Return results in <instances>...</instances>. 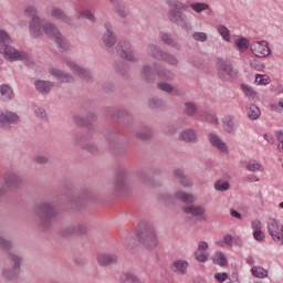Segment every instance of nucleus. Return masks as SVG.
<instances>
[{"instance_id":"obj_16","label":"nucleus","mask_w":283,"mask_h":283,"mask_svg":"<svg viewBox=\"0 0 283 283\" xmlns=\"http://www.w3.org/2000/svg\"><path fill=\"white\" fill-rule=\"evenodd\" d=\"M128 178L129 170H127V168H118L116 170L115 187L117 191H125Z\"/></svg>"},{"instance_id":"obj_57","label":"nucleus","mask_w":283,"mask_h":283,"mask_svg":"<svg viewBox=\"0 0 283 283\" xmlns=\"http://www.w3.org/2000/svg\"><path fill=\"white\" fill-rule=\"evenodd\" d=\"M24 14L32 20L34 17H39V11L36 10V7L29 6L24 9Z\"/></svg>"},{"instance_id":"obj_42","label":"nucleus","mask_w":283,"mask_h":283,"mask_svg":"<svg viewBox=\"0 0 283 283\" xmlns=\"http://www.w3.org/2000/svg\"><path fill=\"white\" fill-rule=\"evenodd\" d=\"M160 61L168 63V65H171L172 67H178V65L180 64V61H178V57H176V55L167 52H164Z\"/></svg>"},{"instance_id":"obj_30","label":"nucleus","mask_w":283,"mask_h":283,"mask_svg":"<svg viewBox=\"0 0 283 283\" xmlns=\"http://www.w3.org/2000/svg\"><path fill=\"white\" fill-rule=\"evenodd\" d=\"M147 52L153 59H157V61H161L165 54V51H163V49H160V46H157L156 44H149L147 46Z\"/></svg>"},{"instance_id":"obj_36","label":"nucleus","mask_w":283,"mask_h":283,"mask_svg":"<svg viewBox=\"0 0 283 283\" xmlns=\"http://www.w3.org/2000/svg\"><path fill=\"white\" fill-rule=\"evenodd\" d=\"M175 197L177 198V200H181V202H186V205H191V202H196V197L185 191H177Z\"/></svg>"},{"instance_id":"obj_18","label":"nucleus","mask_w":283,"mask_h":283,"mask_svg":"<svg viewBox=\"0 0 283 283\" xmlns=\"http://www.w3.org/2000/svg\"><path fill=\"white\" fill-rule=\"evenodd\" d=\"M51 17L52 19H56V21H62L66 25H74V20L61 8H53L51 10Z\"/></svg>"},{"instance_id":"obj_61","label":"nucleus","mask_w":283,"mask_h":283,"mask_svg":"<svg viewBox=\"0 0 283 283\" xmlns=\"http://www.w3.org/2000/svg\"><path fill=\"white\" fill-rule=\"evenodd\" d=\"M235 45L239 48V50H249V40L245 38H240L235 41Z\"/></svg>"},{"instance_id":"obj_46","label":"nucleus","mask_w":283,"mask_h":283,"mask_svg":"<svg viewBox=\"0 0 283 283\" xmlns=\"http://www.w3.org/2000/svg\"><path fill=\"white\" fill-rule=\"evenodd\" d=\"M156 75L161 81H171V78H174V75H171V73L165 69H156Z\"/></svg>"},{"instance_id":"obj_23","label":"nucleus","mask_w":283,"mask_h":283,"mask_svg":"<svg viewBox=\"0 0 283 283\" xmlns=\"http://www.w3.org/2000/svg\"><path fill=\"white\" fill-rule=\"evenodd\" d=\"M179 140L182 143L196 144L198 143V133L196 130L188 128L179 134Z\"/></svg>"},{"instance_id":"obj_63","label":"nucleus","mask_w":283,"mask_h":283,"mask_svg":"<svg viewBox=\"0 0 283 283\" xmlns=\"http://www.w3.org/2000/svg\"><path fill=\"white\" fill-rule=\"evenodd\" d=\"M82 149H85L90 154H97L98 151V146L94 144H86L82 146Z\"/></svg>"},{"instance_id":"obj_45","label":"nucleus","mask_w":283,"mask_h":283,"mask_svg":"<svg viewBox=\"0 0 283 283\" xmlns=\"http://www.w3.org/2000/svg\"><path fill=\"white\" fill-rule=\"evenodd\" d=\"M189 224H197L207 220L205 213H189Z\"/></svg>"},{"instance_id":"obj_24","label":"nucleus","mask_w":283,"mask_h":283,"mask_svg":"<svg viewBox=\"0 0 283 283\" xmlns=\"http://www.w3.org/2000/svg\"><path fill=\"white\" fill-rule=\"evenodd\" d=\"M174 178L181 184L182 187H193V181L191 178L185 175V170L182 169H175L174 170Z\"/></svg>"},{"instance_id":"obj_26","label":"nucleus","mask_w":283,"mask_h":283,"mask_svg":"<svg viewBox=\"0 0 283 283\" xmlns=\"http://www.w3.org/2000/svg\"><path fill=\"white\" fill-rule=\"evenodd\" d=\"M35 90L40 94H50V91L54 87V83L50 81L36 80L34 82Z\"/></svg>"},{"instance_id":"obj_52","label":"nucleus","mask_w":283,"mask_h":283,"mask_svg":"<svg viewBox=\"0 0 283 283\" xmlns=\"http://www.w3.org/2000/svg\"><path fill=\"white\" fill-rule=\"evenodd\" d=\"M245 169L248 171H252L253 174H255V171H260L262 170V165H260V163L255 161V160H251L250 163H248V165L245 166Z\"/></svg>"},{"instance_id":"obj_59","label":"nucleus","mask_w":283,"mask_h":283,"mask_svg":"<svg viewBox=\"0 0 283 283\" xmlns=\"http://www.w3.org/2000/svg\"><path fill=\"white\" fill-rule=\"evenodd\" d=\"M233 127H234L233 119L226 118L223 120V129L224 132H227V134H233Z\"/></svg>"},{"instance_id":"obj_35","label":"nucleus","mask_w":283,"mask_h":283,"mask_svg":"<svg viewBox=\"0 0 283 283\" xmlns=\"http://www.w3.org/2000/svg\"><path fill=\"white\" fill-rule=\"evenodd\" d=\"M175 197L177 198V200H181V202H186V205H191V202H196V197L185 191H177Z\"/></svg>"},{"instance_id":"obj_25","label":"nucleus","mask_w":283,"mask_h":283,"mask_svg":"<svg viewBox=\"0 0 283 283\" xmlns=\"http://www.w3.org/2000/svg\"><path fill=\"white\" fill-rule=\"evenodd\" d=\"M207 256H209V253H207V243H197V251H195V259L197 260V262H207Z\"/></svg>"},{"instance_id":"obj_51","label":"nucleus","mask_w":283,"mask_h":283,"mask_svg":"<svg viewBox=\"0 0 283 283\" xmlns=\"http://www.w3.org/2000/svg\"><path fill=\"white\" fill-rule=\"evenodd\" d=\"M212 263L226 266V255H223V253L216 252V254L212 255Z\"/></svg>"},{"instance_id":"obj_10","label":"nucleus","mask_w":283,"mask_h":283,"mask_svg":"<svg viewBox=\"0 0 283 283\" xmlns=\"http://www.w3.org/2000/svg\"><path fill=\"white\" fill-rule=\"evenodd\" d=\"M102 42L106 48H113L116 45V33H114V25L109 21L104 22Z\"/></svg>"},{"instance_id":"obj_62","label":"nucleus","mask_w":283,"mask_h":283,"mask_svg":"<svg viewBox=\"0 0 283 283\" xmlns=\"http://www.w3.org/2000/svg\"><path fill=\"white\" fill-rule=\"evenodd\" d=\"M192 39H195V41H199V43H205V41H207V33H205V32H195L192 34Z\"/></svg>"},{"instance_id":"obj_19","label":"nucleus","mask_w":283,"mask_h":283,"mask_svg":"<svg viewBox=\"0 0 283 283\" xmlns=\"http://www.w3.org/2000/svg\"><path fill=\"white\" fill-rule=\"evenodd\" d=\"M208 137L212 147H216L220 154H229V147H227V144L220 139V136L210 133Z\"/></svg>"},{"instance_id":"obj_31","label":"nucleus","mask_w":283,"mask_h":283,"mask_svg":"<svg viewBox=\"0 0 283 283\" xmlns=\"http://www.w3.org/2000/svg\"><path fill=\"white\" fill-rule=\"evenodd\" d=\"M187 268H188V263L186 261H174V264L171 265V271H174V273H177L179 275H184L187 274Z\"/></svg>"},{"instance_id":"obj_56","label":"nucleus","mask_w":283,"mask_h":283,"mask_svg":"<svg viewBox=\"0 0 283 283\" xmlns=\"http://www.w3.org/2000/svg\"><path fill=\"white\" fill-rule=\"evenodd\" d=\"M185 213H205L202 206H190L184 209Z\"/></svg>"},{"instance_id":"obj_2","label":"nucleus","mask_w":283,"mask_h":283,"mask_svg":"<svg viewBox=\"0 0 283 283\" xmlns=\"http://www.w3.org/2000/svg\"><path fill=\"white\" fill-rule=\"evenodd\" d=\"M168 8L167 17L170 23L178 25L182 30H189L191 25L189 18L182 12V10H188L189 7L178 0H170L168 1Z\"/></svg>"},{"instance_id":"obj_54","label":"nucleus","mask_w":283,"mask_h":283,"mask_svg":"<svg viewBox=\"0 0 283 283\" xmlns=\"http://www.w3.org/2000/svg\"><path fill=\"white\" fill-rule=\"evenodd\" d=\"M190 8H192L195 12H205V10H209V4L205 2H196L190 4Z\"/></svg>"},{"instance_id":"obj_44","label":"nucleus","mask_w":283,"mask_h":283,"mask_svg":"<svg viewBox=\"0 0 283 283\" xmlns=\"http://www.w3.org/2000/svg\"><path fill=\"white\" fill-rule=\"evenodd\" d=\"M148 107H150V109H160V107H165V99L151 97L148 99Z\"/></svg>"},{"instance_id":"obj_50","label":"nucleus","mask_w":283,"mask_h":283,"mask_svg":"<svg viewBox=\"0 0 283 283\" xmlns=\"http://www.w3.org/2000/svg\"><path fill=\"white\" fill-rule=\"evenodd\" d=\"M229 187H231V184H229V181H224L222 179H219L216 184H214V189L217 191H229Z\"/></svg>"},{"instance_id":"obj_27","label":"nucleus","mask_w":283,"mask_h":283,"mask_svg":"<svg viewBox=\"0 0 283 283\" xmlns=\"http://www.w3.org/2000/svg\"><path fill=\"white\" fill-rule=\"evenodd\" d=\"M160 41L165 43V45H169L170 48H175V50H180V43L174 35L169 33L161 32L159 35Z\"/></svg>"},{"instance_id":"obj_40","label":"nucleus","mask_w":283,"mask_h":283,"mask_svg":"<svg viewBox=\"0 0 283 283\" xmlns=\"http://www.w3.org/2000/svg\"><path fill=\"white\" fill-rule=\"evenodd\" d=\"M92 138L91 133H77L74 135L72 144L73 145H83V143H87Z\"/></svg>"},{"instance_id":"obj_32","label":"nucleus","mask_w":283,"mask_h":283,"mask_svg":"<svg viewBox=\"0 0 283 283\" xmlns=\"http://www.w3.org/2000/svg\"><path fill=\"white\" fill-rule=\"evenodd\" d=\"M252 229H254V240H256V242L264 241V233L262 232V222H259V220L252 221Z\"/></svg>"},{"instance_id":"obj_37","label":"nucleus","mask_w":283,"mask_h":283,"mask_svg":"<svg viewBox=\"0 0 283 283\" xmlns=\"http://www.w3.org/2000/svg\"><path fill=\"white\" fill-rule=\"evenodd\" d=\"M175 197L177 198V200H181V202H186V205H191V202H196V197L185 191H177Z\"/></svg>"},{"instance_id":"obj_53","label":"nucleus","mask_w":283,"mask_h":283,"mask_svg":"<svg viewBox=\"0 0 283 283\" xmlns=\"http://www.w3.org/2000/svg\"><path fill=\"white\" fill-rule=\"evenodd\" d=\"M269 83H271V78L269 77V75H262V74L255 75L256 85H269Z\"/></svg>"},{"instance_id":"obj_13","label":"nucleus","mask_w":283,"mask_h":283,"mask_svg":"<svg viewBox=\"0 0 283 283\" xmlns=\"http://www.w3.org/2000/svg\"><path fill=\"white\" fill-rule=\"evenodd\" d=\"M250 50L254 56H258L259 59H264L271 54V49L269 48V42L266 41L253 42L250 45Z\"/></svg>"},{"instance_id":"obj_11","label":"nucleus","mask_w":283,"mask_h":283,"mask_svg":"<svg viewBox=\"0 0 283 283\" xmlns=\"http://www.w3.org/2000/svg\"><path fill=\"white\" fill-rule=\"evenodd\" d=\"M268 232L270 233L272 241L283 245V226L280 227L277 221L270 219V221H268Z\"/></svg>"},{"instance_id":"obj_17","label":"nucleus","mask_w":283,"mask_h":283,"mask_svg":"<svg viewBox=\"0 0 283 283\" xmlns=\"http://www.w3.org/2000/svg\"><path fill=\"white\" fill-rule=\"evenodd\" d=\"M67 67L73 71V74L78 76L80 78H83V81H86V83H90L92 81V73L87 69H83L78 66V64L74 62H66Z\"/></svg>"},{"instance_id":"obj_5","label":"nucleus","mask_w":283,"mask_h":283,"mask_svg":"<svg viewBox=\"0 0 283 283\" xmlns=\"http://www.w3.org/2000/svg\"><path fill=\"white\" fill-rule=\"evenodd\" d=\"M115 51L120 59H125L126 61H129V63H138V56L136 55V52H134V46L129 40H119L115 46Z\"/></svg>"},{"instance_id":"obj_41","label":"nucleus","mask_w":283,"mask_h":283,"mask_svg":"<svg viewBox=\"0 0 283 283\" xmlns=\"http://www.w3.org/2000/svg\"><path fill=\"white\" fill-rule=\"evenodd\" d=\"M135 136L138 140H150V138L154 136V133L151 132V128L146 126L142 130L136 132Z\"/></svg>"},{"instance_id":"obj_12","label":"nucleus","mask_w":283,"mask_h":283,"mask_svg":"<svg viewBox=\"0 0 283 283\" xmlns=\"http://www.w3.org/2000/svg\"><path fill=\"white\" fill-rule=\"evenodd\" d=\"M90 200H94V193L92 190L85 189L81 191L80 200L73 201L70 207L73 211H83Z\"/></svg>"},{"instance_id":"obj_28","label":"nucleus","mask_w":283,"mask_h":283,"mask_svg":"<svg viewBox=\"0 0 283 283\" xmlns=\"http://www.w3.org/2000/svg\"><path fill=\"white\" fill-rule=\"evenodd\" d=\"M140 76L143 78V81H146V83H155L156 82V74H154L151 66H149V65H144L142 67Z\"/></svg>"},{"instance_id":"obj_21","label":"nucleus","mask_w":283,"mask_h":283,"mask_svg":"<svg viewBox=\"0 0 283 283\" xmlns=\"http://www.w3.org/2000/svg\"><path fill=\"white\" fill-rule=\"evenodd\" d=\"M108 147L113 154H118L120 147V133L112 132L107 136Z\"/></svg>"},{"instance_id":"obj_14","label":"nucleus","mask_w":283,"mask_h":283,"mask_svg":"<svg viewBox=\"0 0 283 283\" xmlns=\"http://www.w3.org/2000/svg\"><path fill=\"white\" fill-rule=\"evenodd\" d=\"M112 118L114 120H118L120 125H123V127H129L130 125H134V117L127 111H114L112 114Z\"/></svg>"},{"instance_id":"obj_15","label":"nucleus","mask_w":283,"mask_h":283,"mask_svg":"<svg viewBox=\"0 0 283 283\" xmlns=\"http://www.w3.org/2000/svg\"><path fill=\"white\" fill-rule=\"evenodd\" d=\"M43 25H45V23H43V20H41V18L34 17L33 19H31V21L29 22V32L33 39H39V36H43Z\"/></svg>"},{"instance_id":"obj_38","label":"nucleus","mask_w":283,"mask_h":283,"mask_svg":"<svg viewBox=\"0 0 283 283\" xmlns=\"http://www.w3.org/2000/svg\"><path fill=\"white\" fill-rule=\"evenodd\" d=\"M11 262H13V272H3V276L8 280L13 279V276H15V274L19 273V256L11 255Z\"/></svg>"},{"instance_id":"obj_7","label":"nucleus","mask_w":283,"mask_h":283,"mask_svg":"<svg viewBox=\"0 0 283 283\" xmlns=\"http://www.w3.org/2000/svg\"><path fill=\"white\" fill-rule=\"evenodd\" d=\"M34 211L39 213H59V211H63V206L59 201L43 200L35 203Z\"/></svg>"},{"instance_id":"obj_64","label":"nucleus","mask_w":283,"mask_h":283,"mask_svg":"<svg viewBox=\"0 0 283 283\" xmlns=\"http://www.w3.org/2000/svg\"><path fill=\"white\" fill-rule=\"evenodd\" d=\"M137 178H138V180L143 181L144 185H147L150 180L149 175L145 171H138Z\"/></svg>"},{"instance_id":"obj_22","label":"nucleus","mask_w":283,"mask_h":283,"mask_svg":"<svg viewBox=\"0 0 283 283\" xmlns=\"http://www.w3.org/2000/svg\"><path fill=\"white\" fill-rule=\"evenodd\" d=\"M49 73L51 76H54L59 83H72V81H74L70 73H65L59 69L52 67L49 70Z\"/></svg>"},{"instance_id":"obj_43","label":"nucleus","mask_w":283,"mask_h":283,"mask_svg":"<svg viewBox=\"0 0 283 283\" xmlns=\"http://www.w3.org/2000/svg\"><path fill=\"white\" fill-rule=\"evenodd\" d=\"M197 113H198V105H196V103L186 102L184 104V114H186V116L193 117V115Z\"/></svg>"},{"instance_id":"obj_9","label":"nucleus","mask_w":283,"mask_h":283,"mask_svg":"<svg viewBox=\"0 0 283 283\" xmlns=\"http://www.w3.org/2000/svg\"><path fill=\"white\" fill-rule=\"evenodd\" d=\"M21 117L14 112H0V127L1 129H11L12 125H19Z\"/></svg>"},{"instance_id":"obj_4","label":"nucleus","mask_w":283,"mask_h":283,"mask_svg":"<svg viewBox=\"0 0 283 283\" xmlns=\"http://www.w3.org/2000/svg\"><path fill=\"white\" fill-rule=\"evenodd\" d=\"M43 32L46 36H49V39L55 40V43L61 52H67L70 44L67 43L65 36L61 34L57 25L52 22H45L43 24Z\"/></svg>"},{"instance_id":"obj_39","label":"nucleus","mask_w":283,"mask_h":283,"mask_svg":"<svg viewBox=\"0 0 283 283\" xmlns=\"http://www.w3.org/2000/svg\"><path fill=\"white\" fill-rule=\"evenodd\" d=\"M129 63L123 62V61H117L115 62V70L117 74H120V76H127L129 74Z\"/></svg>"},{"instance_id":"obj_48","label":"nucleus","mask_w":283,"mask_h":283,"mask_svg":"<svg viewBox=\"0 0 283 283\" xmlns=\"http://www.w3.org/2000/svg\"><path fill=\"white\" fill-rule=\"evenodd\" d=\"M157 90H160L161 92H166V94H171L176 87L174 85L167 83V82H159L157 83Z\"/></svg>"},{"instance_id":"obj_20","label":"nucleus","mask_w":283,"mask_h":283,"mask_svg":"<svg viewBox=\"0 0 283 283\" xmlns=\"http://www.w3.org/2000/svg\"><path fill=\"white\" fill-rule=\"evenodd\" d=\"M109 2L114 7L113 10L117 17L120 19H127L129 17V10H127L123 0H109Z\"/></svg>"},{"instance_id":"obj_47","label":"nucleus","mask_w":283,"mask_h":283,"mask_svg":"<svg viewBox=\"0 0 283 283\" xmlns=\"http://www.w3.org/2000/svg\"><path fill=\"white\" fill-rule=\"evenodd\" d=\"M120 283H137V276L133 273H124L119 275Z\"/></svg>"},{"instance_id":"obj_33","label":"nucleus","mask_w":283,"mask_h":283,"mask_svg":"<svg viewBox=\"0 0 283 283\" xmlns=\"http://www.w3.org/2000/svg\"><path fill=\"white\" fill-rule=\"evenodd\" d=\"M247 114L250 120H258L260 116H262V112L260 111V107H258L254 104H250L247 107Z\"/></svg>"},{"instance_id":"obj_1","label":"nucleus","mask_w":283,"mask_h":283,"mask_svg":"<svg viewBox=\"0 0 283 283\" xmlns=\"http://www.w3.org/2000/svg\"><path fill=\"white\" fill-rule=\"evenodd\" d=\"M0 54H3L7 61L10 63L14 61H29L30 54L25 53V51H19L12 46V39L10 38V33L0 30Z\"/></svg>"},{"instance_id":"obj_58","label":"nucleus","mask_w":283,"mask_h":283,"mask_svg":"<svg viewBox=\"0 0 283 283\" xmlns=\"http://www.w3.org/2000/svg\"><path fill=\"white\" fill-rule=\"evenodd\" d=\"M219 34L224 39V41H231V31L224 25L218 28Z\"/></svg>"},{"instance_id":"obj_3","label":"nucleus","mask_w":283,"mask_h":283,"mask_svg":"<svg viewBox=\"0 0 283 283\" xmlns=\"http://www.w3.org/2000/svg\"><path fill=\"white\" fill-rule=\"evenodd\" d=\"M129 240L142 243L148 250L156 249V247H158V237L156 235V231L148 227L137 229L135 233L129 234Z\"/></svg>"},{"instance_id":"obj_60","label":"nucleus","mask_w":283,"mask_h":283,"mask_svg":"<svg viewBox=\"0 0 283 283\" xmlns=\"http://www.w3.org/2000/svg\"><path fill=\"white\" fill-rule=\"evenodd\" d=\"M34 114H35L36 118H40L44 123H48V113L44 111V108H42V107L35 108Z\"/></svg>"},{"instance_id":"obj_49","label":"nucleus","mask_w":283,"mask_h":283,"mask_svg":"<svg viewBox=\"0 0 283 283\" xmlns=\"http://www.w3.org/2000/svg\"><path fill=\"white\" fill-rule=\"evenodd\" d=\"M242 91L244 92L245 96L250 99V101H254L255 96H258V93L250 86L242 84L241 85Z\"/></svg>"},{"instance_id":"obj_29","label":"nucleus","mask_w":283,"mask_h":283,"mask_svg":"<svg viewBox=\"0 0 283 283\" xmlns=\"http://www.w3.org/2000/svg\"><path fill=\"white\" fill-rule=\"evenodd\" d=\"M98 265L106 266L117 262V255L114 254H102L96 258Z\"/></svg>"},{"instance_id":"obj_34","label":"nucleus","mask_w":283,"mask_h":283,"mask_svg":"<svg viewBox=\"0 0 283 283\" xmlns=\"http://www.w3.org/2000/svg\"><path fill=\"white\" fill-rule=\"evenodd\" d=\"M13 96L14 92L12 91V87H10V85H0V98H2V101H12Z\"/></svg>"},{"instance_id":"obj_6","label":"nucleus","mask_w":283,"mask_h":283,"mask_svg":"<svg viewBox=\"0 0 283 283\" xmlns=\"http://www.w3.org/2000/svg\"><path fill=\"white\" fill-rule=\"evenodd\" d=\"M217 72L221 81H233V78H238V71L233 69V64L229 60L219 59L217 62Z\"/></svg>"},{"instance_id":"obj_55","label":"nucleus","mask_w":283,"mask_h":283,"mask_svg":"<svg viewBox=\"0 0 283 283\" xmlns=\"http://www.w3.org/2000/svg\"><path fill=\"white\" fill-rule=\"evenodd\" d=\"M252 275L256 279L266 277V271L263 268L254 266L252 268Z\"/></svg>"},{"instance_id":"obj_8","label":"nucleus","mask_w":283,"mask_h":283,"mask_svg":"<svg viewBox=\"0 0 283 283\" xmlns=\"http://www.w3.org/2000/svg\"><path fill=\"white\" fill-rule=\"evenodd\" d=\"M3 184L4 189H9V191H14L23 185V178L20 177L19 174L14 171H7L3 174Z\"/></svg>"}]
</instances>
